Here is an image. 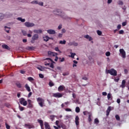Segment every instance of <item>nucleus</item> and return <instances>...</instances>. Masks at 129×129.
<instances>
[{
    "label": "nucleus",
    "instance_id": "obj_1",
    "mask_svg": "<svg viewBox=\"0 0 129 129\" xmlns=\"http://www.w3.org/2000/svg\"><path fill=\"white\" fill-rule=\"evenodd\" d=\"M36 100L40 107L45 106V100H44V99L39 97L36 99Z\"/></svg>",
    "mask_w": 129,
    "mask_h": 129
},
{
    "label": "nucleus",
    "instance_id": "obj_2",
    "mask_svg": "<svg viewBox=\"0 0 129 129\" xmlns=\"http://www.w3.org/2000/svg\"><path fill=\"white\" fill-rule=\"evenodd\" d=\"M53 14L57 16H60V17H62V18H63V19H65V18H64V13H62V11H61L59 9H56L54 10L53 11Z\"/></svg>",
    "mask_w": 129,
    "mask_h": 129
},
{
    "label": "nucleus",
    "instance_id": "obj_3",
    "mask_svg": "<svg viewBox=\"0 0 129 129\" xmlns=\"http://www.w3.org/2000/svg\"><path fill=\"white\" fill-rule=\"evenodd\" d=\"M107 73H108L109 74H110V75H112L113 76H116V75H117V72L114 69L108 70L107 71Z\"/></svg>",
    "mask_w": 129,
    "mask_h": 129
},
{
    "label": "nucleus",
    "instance_id": "obj_4",
    "mask_svg": "<svg viewBox=\"0 0 129 129\" xmlns=\"http://www.w3.org/2000/svg\"><path fill=\"white\" fill-rule=\"evenodd\" d=\"M39 39V35L38 34H35L34 35L32 36L31 43V44H34L35 43V41H37Z\"/></svg>",
    "mask_w": 129,
    "mask_h": 129
},
{
    "label": "nucleus",
    "instance_id": "obj_5",
    "mask_svg": "<svg viewBox=\"0 0 129 129\" xmlns=\"http://www.w3.org/2000/svg\"><path fill=\"white\" fill-rule=\"evenodd\" d=\"M19 102L20 104H22L24 106H26L27 104H28V102L24 98L19 99Z\"/></svg>",
    "mask_w": 129,
    "mask_h": 129
},
{
    "label": "nucleus",
    "instance_id": "obj_6",
    "mask_svg": "<svg viewBox=\"0 0 129 129\" xmlns=\"http://www.w3.org/2000/svg\"><path fill=\"white\" fill-rule=\"evenodd\" d=\"M53 97H55L57 98H60V97H62L63 96V94L62 93L57 92L52 94Z\"/></svg>",
    "mask_w": 129,
    "mask_h": 129
},
{
    "label": "nucleus",
    "instance_id": "obj_7",
    "mask_svg": "<svg viewBox=\"0 0 129 129\" xmlns=\"http://www.w3.org/2000/svg\"><path fill=\"white\" fill-rule=\"evenodd\" d=\"M24 25L25 27H27V28H32V27H34V26H35V24L30 22H25Z\"/></svg>",
    "mask_w": 129,
    "mask_h": 129
},
{
    "label": "nucleus",
    "instance_id": "obj_8",
    "mask_svg": "<svg viewBox=\"0 0 129 129\" xmlns=\"http://www.w3.org/2000/svg\"><path fill=\"white\" fill-rule=\"evenodd\" d=\"M120 53L121 55L122 58H123V59L125 58V51L122 48L119 49Z\"/></svg>",
    "mask_w": 129,
    "mask_h": 129
},
{
    "label": "nucleus",
    "instance_id": "obj_9",
    "mask_svg": "<svg viewBox=\"0 0 129 129\" xmlns=\"http://www.w3.org/2000/svg\"><path fill=\"white\" fill-rule=\"evenodd\" d=\"M48 56H52V57H55V56H57V55H58V53L52 52L51 51H48Z\"/></svg>",
    "mask_w": 129,
    "mask_h": 129
},
{
    "label": "nucleus",
    "instance_id": "obj_10",
    "mask_svg": "<svg viewBox=\"0 0 129 129\" xmlns=\"http://www.w3.org/2000/svg\"><path fill=\"white\" fill-rule=\"evenodd\" d=\"M37 121H38V122H39V123H40L41 128V129H45L44 128V122H43V121L42 120H40V119H38Z\"/></svg>",
    "mask_w": 129,
    "mask_h": 129
},
{
    "label": "nucleus",
    "instance_id": "obj_11",
    "mask_svg": "<svg viewBox=\"0 0 129 129\" xmlns=\"http://www.w3.org/2000/svg\"><path fill=\"white\" fill-rule=\"evenodd\" d=\"M28 105H27V108H32L33 107V104H32V100L30 99L28 100Z\"/></svg>",
    "mask_w": 129,
    "mask_h": 129
},
{
    "label": "nucleus",
    "instance_id": "obj_12",
    "mask_svg": "<svg viewBox=\"0 0 129 129\" xmlns=\"http://www.w3.org/2000/svg\"><path fill=\"white\" fill-rule=\"evenodd\" d=\"M48 34L49 35H55L56 34V31L54 30L50 29L47 31Z\"/></svg>",
    "mask_w": 129,
    "mask_h": 129
},
{
    "label": "nucleus",
    "instance_id": "obj_13",
    "mask_svg": "<svg viewBox=\"0 0 129 129\" xmlns=\"http://www.w3.org/2000/svg\"><path fill=\"white\" fill-rule=\"evenodd\" d=\"M25 127H28V128H34L35 126L33 124H25Z\"/></svg>",
    "mask_w": 129,
    "mask_h": 129
},
{
    "label": "nucleus",
    "instance_id": "obj_14",
    "mask_svg": "<svg viewBox=\"0 0 129 129\" xmlns=\"http://www.w3.org/2000/svg\"><path fill=\"white\" fill-rule=\"evenodd\" d=\"M64 89L65 86H64L63 85H60L58 88V91L61 92V91H63V90H64Z\"/></svg>",
    "mask_w": 129,
    "mask_h": 129
},
{
    "label": "nucleus",
    "instance_id": "obj_15",
    "mask_svg": "<svg viewBox=\"0 0 129 129\" xmlns=\"http://www.w3.org/2000/svg\"><path fill=\"white\" fill-rule=\"evenodd\" d=\"M126 82L125 81V80H123L122 81L121 84L120 85V87H121V88H124L125 87V83Z\"/></svg>",
    "mask_w": 129,
    "mask_h": 129
},
{
    "label": "nucleus",
    "instance_id": "obj_16",
    "mask_svg": "<svg viewBox=\"0 0 129 129\" xmlns=\"http://www.w3.org/2000/svg\"><path fill=\"white\" fill-rule=\"evenodd\" d=\"M111 110V107L109 106L106 111V114L107 116H108V115H109V113L110 112Z\"/></svg>",
    "mask_w": 129,
    "mask_h": 129
},
{
    "label": "nucleus",
    "instance_id": "obj_17",
    "mask_svg": "<svg viewBox=\"0 0 129 129\" xmlns=\"http://www.w3.org/2000/svg\"><path fill=\"white\" fill-rule=\"evenodd\" d=\"M44 126L45 129H51L49 123L47 122H44Z\"/></svg>",
    "mask_w": 129,
    "mask_h": 129
},
{
    "label": "nucleus",
    "instance_id": "obj_18",
    "mask_svg": "<svg viewBox=\"0 0 129 129\" xmlns=\"http://www.w3.org/2000/svg\"><path fill=\"white\" fill-rule=\"evenodd\" d=\"M75 122H76V125H79V117L78 116H76Z\"/></svg>",
    "mask_w": 129,
    "mask_h": 129
},
{
    "label": "nucleus",
    "instance_id": "obj_19",
    "mask_svg": "<svg viewBox=\"0 0 129 129\" xmlns=\"http://www.w3.org/2000/svg\"><path fill=\"white\" fill-rule=\"evenodd\" d=\"M2 48H3V49H6V50H10L11 48L9 47V46H8V45L7 44H3L2 46Z\"/></svg>",
    "mask_w": 129,
    "mask_h": 129
},
{
    "label": "nucleus",
    "instance_id": "obj_20",
    "mask_svg": "<svg viewBox=\"0 0 129 129\" xmlns=\"http://www.w3.org/2000/svg\"><path fill=\"white\" fill-rule=\"evenodd\" d=\"M34 33H35L36 34H42L43 33V31L41 29L39 30H34L33 31Z\"/></svg>",
    "mask_w": 129,
    "mask_h": 129
},
{
    "label": "nucleus",
    "instance_id": "obj_21",
    "mask_svg": "<svg viewBox=\"0 0 129 129\" xmlns=\"http://www.w3.org/2000/svg\"><path fill=\"white\" fill-rule=\"evenodd\" d=\"M84 38H85L86 39H88L89 41H92L93 40L92 37H91L88 35H85Z\"/></svg>",
    "mask_w": 129,
    "mask_h": 129
},
{
    "label": "nucleus",
    "instance_id": "obj_22",
    "mask_svg": "<svg viewBox=\"0 0 129 129\" xmlns=\"http://www.w3.org/2000/svg\"><path fill=\"white\" fill-rule=\"evenodd\" d=\"M51 38L49 37L48 36H46L45 37H43V41H45V42H48L49 40H50Z\"/></svg>",
    "mask_w": 129,
    "mask_h": 129
},
{
    "label": "nucleus",
    "instance_id": "obj_23",
    "mask_svg": "<svg viewBox=\"0 0 129 129\" xmlns=\"http://www.w3.org/2000/svg\"><path fill=\"white\" fill-rule=\"evenodd\" d=\"M25 87L26 90H27V91H28L29 92H31V88H30L29 85H28V84H26L25 85Z\"/></svg>",
    "mask_w": 129,
    "mask_h": 129
},
{
    "label": "nucleus",
    "instance_id": "obj_24",
    "mask_svg": "<svg viewBox=\"0 0 129 129\" xmlns=\"http://www.w3.org/2000/svg\"><path fill=\"white\" fill-rule=\"evenodd\" d=\"M91 116H92V114L91 113H89L88 121L89 122H91V121H92V119H91Z\"/></svg>",
    "mask_w": 129,
    "mask_h": 129
},
{
    "label": "nucleus",
    "instance_id": "obj_25",
    "mask_svg": "<svg viewBox=\"0 0 129 129\" xmlns=\"http://www.w3.org/2000/svg\"><path fill=\"white\" fill-rule=\"evenodd\" d=\"M17 20L18 21H20L21 22H22V23H25V22H26V19H22L21 17H18L17 18Z\"/></svg>",
    "mask_w": 129,
    "mask_h": 129
},
{
    "label": "nucleus",
    "instance_id": "obj_26",
    "mask_svg": "<svg viewBox=\"0 0 129 129\" xmlns=\"http://www.w3.org/2000/svg\"><path fill=\"white\" fill-rule=\"evenodd\" d=\"M5 30L7 33H10V30H11V28L10 27H8L7 26H5Z\"/></svg>",
    "mask_w": 129,
    "mask_h": 129
},
{
    "label": "nucleus",
    "instance_id": "obj_27",
    "mask_svg": "<svg viewBox=\"0 0 129 129\" xmlns=\"http://www.w3.org/2000/svg\"><path fill=\"white\" fill-rule=\"evenodd\" d=\"M27 50H35L34 46H28L26 48Z\"/></svg>",
    "mask_w": 129,
    "mask_h": 129
},
{
    "label": "nucleus",
    "instance_id": "obj_28",
    "mask_svg": "<svg viewBox=\"0 0 129 129\" xmlns=\"http://www.w3.org/2000/svg\"><path fill=\"white\" fill-rule=\"evenodd\" d=\"M16 85L18 87V88H22V84L20 83H16Z\"/></svg>",
    "mask_w": 129,
    "mask_h": 129
},
{
    "label": "nucleus",
    "instance_id": "obj_29",
    "mask_svg": "<svg viewBox=\"0 0 129 129\" xmlns=\"http://www.w3.org/2000/svg\"><path fill=\"white\" fill-rule=\"evenodd\" d=\"M61 127L62 129H67V126L64 124L61 123Z\"/></svg>",
    "mask_w": 129,
    "mask_h": 129
},
{
    "label": "nucleus",
    "instance_id": "obj_30",
    "mask_svg": "<svg viewBox=\"0 0 129 129\" xmlns=\"http://www.w3.org/2000/svg\"><path fill=\"white\" fill-rule=\"evenodd\" d=\"M59 44H61V45H65V44H66V40H63V41H60Z\"/></svg>",
    "mask_w": 129,
    "mask_h": 129
},
{
    "label": "nucleus",
    "instance_id": "obj_31",
    "mask_svg": "<svg viewBox=\"0 0 129 129\" xmlns=\"http://www.w3.org/2000/svg\"><path fill=\"white\" fill-rule=\"evenodd\" d=\"M76 112H77V113H79V112H80V108H79V107H76Z\"/></svg>",
    "mask_w": 129,
    "mask_h": 129
},
{
    "label": "nucleus",
    "instance_id": "obj_32",
    "mask_svg": "<svg viewBox=\"0 0 129 129\" xmlns=\"http://www.w3.org/2000/svg\"><path fill=\"white\" fill-rule=\"evenodd\" d=\"M94 122L96 124H98V123H99V120H98V118H95L94 120Z\"/></svg>",
    "mask_w": 129,
    "mask_h": 129
},
{
    "label": "nucleus",
    "instance_id": "obj_33",
    "mask_svg": "<svg viewBox=\"0 0 129 129\" xmlns=\"http://www.w3.org/2000/svg\"><path fill=\"white\" fill-rule=\"evenodd\" d=\"M83 113L84 115H86V114L89 115V113H91V112H88V111H85L83 112Z\"/></svg>",
    "mask_w": 129,
    "mask_h": 129
},
{
    "label": "nucleus",
    "instance_id": "obj_34",
    "mask_svg": "<svg viewBox=\"0 0 129 129\" xmlns=\"http://www.w3.org/2000/svg\"><path fill=\"white\" fill-rule=\"evenodd\" d=\"M54 118H55V115H51L50 116V119H51V121H53Z\"/></svg>",
    "mask_w": 129,
    "mask_h": 129
},
{
    "label": "nucleus",
    "instance_id": "obj_35",
    "mask_svg": "<svg viewBox=\"0 0 129 129\" xmlns=\"http://www.w3.org/2000/svg\"><path fill=\"white\" fill-rule=\"evenodd\" d=\"M49 85L50 87H52V86H54L55 84H54V83H53L52 81L49 82Z\"/></svg>",
    "mask_w": 129,
    "mask_h": 129
},
{
    "label": "nucleus",
    "instance_id": "obj_36",
    "mask_svg": "<svg viewBox=\"0 0 129 129\" xmlns=\"http://www.w3.org/2000/svg\"><path fill=\"white\" fill-rule=\"evenodd\" d=\"M5 18V16L3 14H0V22L1 21H2L4 20V18Z\"/></svg>",
    "mask_w": 129,
    "mask_h": 129
},
{
    "label": "nucleus",
    "instance_id": "obj_37",
    "mask_svg": "<svg viewBox=\"0 0 129 129\" xmlns=\"http://www.w3.org/2000/svg\"><path fill=\"white\" fill-rule=\"evenodd\" d=\"M115 118H116V120H118V121L120 120V117H119V116L118 115H115Z\"/></svg>",
    "mask_w": 129,
    "mask_h": 129
},
{
    "label": "nucleus",
    "instance_id": "obj_38",
    "mask_svg": "<svg viewBox=\"0 0 129 129\" xmlns=\"http://www.w3.org/2000/svg\"><path fill=\"white\" fill-rule=\"evenodd\" d=\"M5 125L7 129H11V126H10V125H9L7 123H5Z\"/></svg>",
    "mask_w": 129,
    "mask_h": 129
},
{
    "label": "nucleus",
    "instance_id": "obj_39",
    "mask_svg": "<svg viewBox=\"0 0 129 129\" xmlns=\"http://www.w3.org/2000/svg\"><path fill=\"white\" fill-rule=\"evenodd\" d=\"M118 5H119V6H122V5H123V2L121 1H119L118 2Z\"/></svg>",
    "mask_w": 129,
    "mask_h": 129
},
{
    "label": "nucleus",
    "instance_id": "obj_40",
    "mask_svg": "<svg viewBox=\"0 0 129 129\" xmlns=\"http://www.w3.org/2000/svg\"><path fill=\"white\" fill-rule=\"evenodd\" d=\"M63 76H68L69 75V72H66L62 74Z\"/></svg>",
    "mask_w": 129,
    "mask_h": 129
},
{
    "label": "nucleus",
    "instance_id": "obj_41",
    "mask_svg": "<svg viewBox=\"0 0 129 129\" xmlns=\"http://www.w3.org/2000/svg\"><path fill=\"white\" fill-rule=\"evenodd\" d=\"M97 33L99 36H101V34H102V32L100 30H97Z\"/></svg>",
    "mask_w": 129,
    "mask_h": 129
},
{
    "label": "nucleus",
    "instance_id": "obj_42",
    "mask_svg": "<svg viewBox=\"0 0 129 129\" xmlns=\"http://www.w3.org/2000/svg\"><path fill=\"white\" fill-rule=\"evenodd\" d=\"M19 109H20V110L21 111H23V110H24V108H25L24 107H22V106H21L20 105H19Z\"/></svg>",
    "mask_w": 129,
    "mask_h": 129
},
{
    "label": "nucleus",
    "instance_id": "obj_43",
    "mask_svg": "<svg viewBox=\"0 0 129 129\" xmlns=\"http://www.w3.org/2000/svg\"><path fill=\"white\" fill-rule=\"evenodd\" d=\"M107 98L108 100H110L111 98V94L110 93H108L107 95Z\"/></svg>",
    "mask_w": 129,
    "mask_h": 129
},
{
    "label": "nucleus",
    "instance_id": "obj_44",
    "mask_svg": "<svg viewBox=\"0 0 129 129\" xmlns=\"http://www.w3.org/2000/svg\"><path fill=\"white\" fill-rule=\"evenodd\" d=\"M28 80H29V81H34V78L32 77H28Z\"/></svg>",
    "mask_w": 129,
    "mask_h": 129
},
{
    "label": "nucleus",
    "instance_id": "obj_45",
    "mask_svg": "<svg viewBox=\"0 0 129 129\" xmlns=\"http://www.w3.org/2000/svg\"><path fill=\"white\" fill-rule=\"evenodd\" d=\"M75 55H76V53H71V58H74V56H75Z\"/></svg>",
    "mask_w": 129,
    "mask_h": 129
},
{
    "label": "nucleus",
    "instance_id": "obj_46",
    "mask_svg": "<svg viewBox=\"0 0 129 129\" xmlns=\"http://www.w3.org/2000/svg\"><path fill=\"white\" fill-rule=\"evenodd\" d=\"M105 55L107 57H109V56H110V52H109V51L106 52V53H105Z\"/></svg>",
    "mask_w": 129,
    "mask_h": 129
},
{
    "label": "nucleus",
    "instance_id": "obj_47",
    "mask_svg": "<svg viewBox=\"0 0 129 129\" xmlns=\"http://www.w3.org/2000/svg\"><path fill=\"white\" fill-rule=\"evenodd\" d=\"M59 59L60 60V62H64V61H65V58L64 57H62L61 59V57H59Z\"/></svg>",
    "mask_w": 129,
    "mask_h": 129
},
{
    "label": "nucleus",
    "instance_id": "obj_48",
    "mask_svg": "<svg viewBox=\"0 0 129 129\" xmlns=\"http://www.w3.org/2000/svg\"><path fill=\"white\" fill-rule=\"evenodd\" d=\"M73 46H75V47H77L78 46V43L77 42H73Z\"/></svg>",
    "mask_w": 129,
    "mask_h": 129
},
{
    "label": "nucleus",
    "instance_id": "obj_49",
    "mask_svg": "<svg viewBox=\"0 0 129 129\" xmlns=\"http://www.w3.org/2000/svg\"><path fill=\"white\" fill-rule=\"evenodd\" d=\"M55 50L57 52H59V53H61V51H60V50L59 49V48L58 47H55Z\"/></svg>",
    "mask_w": 129,
    "mask_h": 129
},
{
    "label": "nucleus",
    "instance_id": "obj_50",
    "mask_svg": "<svg viewBox=\"0 0 129 129\" xmlns=\"http://www.w3.org/2000/svg\"><path fill=\"white\" fill-rule=\"evenodd\" d=\"M31 4H35L38 5V1H33L31 2Z\"/></svg>",
    "mask_w": 129,
    "mask_h": 129
},
{
    "label": "nucleus",
    "instance_id": "obj_51",
    "mask_svg": "<svg viewBox=\"0 0 129 129\" xmlns=\"http://www.w3.org/2000/svg\"><path fill=\"white\" fill-rule=\"evenodd\" d=\"M83 80H88V78L86 76H84L82 78Z\"/></svg>",
    "mask_w": 129,
    "mask_h": 129
},
{
    "label": "nucleus",
    "instance_id": "obj_52",
    "mask_svg": "<svg viewBox=\"0 0 129 129\" xmlns=\"http://www.w3.org/2000/svg\"><path fill=\"white\" fill-rule=\"evenodd\" d=\"M124 32L123 31V30H121L119 31V34L120 35H122V34H123Z\"/></svg>",
    "mask_w": 129,
    "mask_h": 129
},
{
    "label": "nucleus",
    "instance_id": "obj_53",
    "mask_svg": "<svg viewBox=\"0 0 129 129\" xmlns=\"http://www.w3.org/2000/svg\"><path fill=\"white\" fill-rule=\"evenodd\" d=\"M39 76L40 78H44V75L42 74H39Z\"/></svg>",
    "mask_w": 129,
    "mask_h": 129
},
{
    "label": "nucleus",
    "instance_id": "obj_54",
    "mask_svg": "<svg viewBox=\"0 0 129 129\" xmlns=\"http://www.w3.org/2000/svg\"><path fill=\"white\" fill-rule=\"evenodd\" d=\"M117 28L118 30H120V29L121 28V25L120 24L118 25L117 26Z\"/></svg>",
    "mask_w": 129,
    "mask_h": 129
},
{
    "label": "nucleus",
    "instance_id": "obj_55",
    "mask_svg": "<svg viewBox=\"0 0 129 129\" xmlns=\"http://www.w3.org/2000/svg\"><path fill=\"white\" fill-rule=\"evenodd\" d=\"M66 111H72V110L70 108H66L65 109Z\"/></svg>",
    "mask_w": 129,
    "mask_h": 129
},
{
    "label": "nucleus",
    "instance_id": "obj_56",
    "mask_svg": "<svg viewBox=\"0 0 129 129\" xmlns=\"http://www.w3.org/2000/svg\"><path fill=\"white\" fill-rule=\"evenodd\" d=\"M37 5H39V6H43V2H39V3L38 2Z\"/></svg>",
    "mask_w": 129,
    "mask_h": 129
},
{
    "label": "nucleus",
    "instance_id": "obj_57",
    "mask_svg": "<svg viewBox=\"0 0 129 129\" xmlns=\"http://www.w3.org/2000/svg\"><path fill=\"white\" fill-rule=\"evenodd\" d=\"M58 30H61L62 29V24H60L58 27Z\"/></svg>",
    "mask_w": 129,
    "mask_h": 129
},
{
    "label": "nucleus",
    "instance_id": "obj_58",
    "mask_svg": "<svg viewBox=\"0 0 129 129\" xmlns=\"http://www.w3.org/2000/svg\"><path fill=\"white\" fill-rule=\"evenodd\" d=\"M61 33L63 34V33H66V30L65 29H62L61 30Z\"/></svg>",
    "mask_w": 129,
    "mask_h": 129
},
{
    "label": "nucleus",
    "instance_id": "obj_59",
    "mask_svg": "<svg viewBox=\"0 0 129 129\" xmlns=\"http://www.w3.org/2000/svg\"><path fill=\"white\" fill-rule=\"evenodd\" d=\"M102 95H103L104 96H106V95H107V93L105 92H103L102 93Z\"/></svg>",
    "mask_w": 129,
    "mask_h": 129
},
{
    "label": "nucleus",
    "instance_id": "obj_60",
    "mask_svg": "<svg viewBox=\"0 0 129 129\" xmlns=\"http://www.w3.org/2000/svg\"><path fill=\"white\" fill-rule=\"evenodd\" d=\"M122 26L123 27H124L125 26H126V22H124L122 23Z\"/></svg>",
    "mask_w": 129,
    "mask_h": 129
},
{
    "label": "nucleus",
    "instance_id": "obj_61",
    "mask_svg": "<svg viewBox=\"0 0 129 129\" xmlns=\"http://www.w3.org/2000/svg\"><path fill=\"white\" fill-rule=\"evenodd\" d=\"M22 33L24 36H27V32L26 31H24Z\"/></svg>",
    "mask_w": 129,
    "mask_h": 129
},
{
    "label": "nucleus",
    "instance_id": "obj_62",
    "mask_svg": "<svg viewBox=\"0 0 129 129\" xmlns=\"http://www.w3.org/2000/svg\"><path fill=\"white\" fill-rule=\"evenodd\" d=\"M50 68H52V69H53L54 64L53 63H51L50 65Z\"/></svg>",
    "mask_w": 129,
    "mask_h": 129
},
{
    "label": "nucleus",
    "instance_id": "obj_63",
    "mask_svg": "<svg viewBox=\"0 0 129 129\" xmlns=\"http://www.w3.org/2000/svg\"><path fill=\"white\" fill-rule=\"evenodd\" d=\"M32 92H30L29 94H28V97H31V96H32Z\"/></svg>",
    "mask_w": 129,
    "mask_h": 129
},
{
    "label": "nucleus",
    "instance_id": "obj_64",
    "mask_svg": "<svg viewBox=\"0 0 129 129\" xmlns=\"http://www.w3.org/2000/svg\"><path fill=\"white\" fill-rule=\"evenodd\" d=\"M117 102L118 103H120V99H117Z\"/></svg>",
    "mask_w": 129,
    "mask_h": 129
}]
</instances>
